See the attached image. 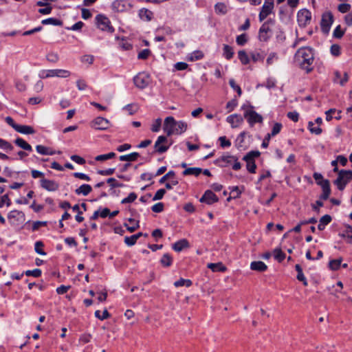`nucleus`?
<instances>
[{
	"label": "nucleus",
	"mask_w": 352,
	"mask_h": 352,
	"mask_svg": "<svg viewBox=\"0 0 352 352\" xmlns=\"http://www.w3.org/2000/svg\"><path fill=\"white\" fill-rule=\"evenodd\" d=\"M338 10L342 13H346L351 9V5L349 3H342L338 6Z\"/></svg>",
	"instance_id": "nucleus-64"
},
{
	"label": "nucleus",
	"mask_w": 352,
	"mask_h": 352,
	"mask_svg": "<svg viewBox=\"0 0 352 352\" xmlns=\"http://www.w3.org/2000/svg\"><path fill=\"white\" fill-rule=\"evenodd\" d=\"M174 285L176 287L186 286L187 287L192 285V281L189 279L179 278L178 280L174 283Z\"/></svg>",
	"instance_id": "nucleus-35"
},
{
	"label": "nucleus",
	"mask_w": 352,
	"mask_h": 352,
	"mask_svg": "<svg viewBox=\"0 0 352 352\" xmlns=\"http://www.w3.org/2000/svg\"><path fill=\"white\" fill-rule=\"evenodd\" d=\"M140 19L144 21H150L153 16V12L148 9H141L139 12Z\"/></svg>",
	"instance_id": "nucleus-22"
},
{
	"label": "nucleus",
	"mask_w": 352,
	"mask_h": 352,
	"mask_svg": "<svg viewBox=\"0 0 352 352\" xmlns=\"http://www.w3.org/2000/svg\"><path fill=\"white\" fill-rule=\"evenodd\" d=\"M95 316L100 320H103L109 318L110 317V314L107 309H104L102 312V316H100V311L97 310L95 311Z\"/></svg>",
	"instance_id": "nucleus-48"
},
{
	"label": "nucleus",
	"mask_w": 352,
	"mask_h": 352,
	"mask_svg": "<svg viewBox=\"0 0 352 352\" xmlns=\"http://www.w3.org/2000/svg\"><path fill=\"white\" fill-rule=\"evenodd\" d=\"M238 160L237 157L233 155H223L219 159H218V161L220 162H223V164H222L223 166H226L228 164H231L233 163L234 161Z\"/></svg>",
	"instance_id": "nucleus-25"
},
{
	"label": "nucleus",
	"mask_w": 352,
	"mask_h": 352,
	"mask_svg": "<svg viewBox=\"0 0 352 352\" xmlns=\"http://www.w3.org/2000/svg\"><path fill=\"white\" fill-rule=\"evenodd\" d=\"M199 201L200 202L211 205L219 201V198L212 191L208 190L204 192Z\"/></svg>",
	"instance_id": "nucleus-13"
},
{
	"label": "nucleus",
	"mask_w": 352,
	"mask_h": 352,
	"mask_svg": "<svg viewBox=\"0 0 352 352\" xmlns=\"http://www.w3.org/2000/svg\"><path fill=\"white\" fill-rule=\"evenodd\" d=\"M229 84H230V87H231L234 90H235V91L237 92V94H238V95H239V96H241V94H242L241 89V87H240L239 85H237L236 84V82H235V81H234V79H230V80H229Z\"/></svg>",
	"instance_id": "nucleus-59"
},
{
	"label": "nucleus",
	"mask_w": 352,
	"mask_h": 352,
	"mask_svg": "<svg viewBox=\"0 0 352 352\" xmlns=\"http://www.w3.org/2000/svg\"><path fill=\"white\" fill-rule=\"evenodd\" d=\"M96 23L97 27L102 31H107L108 32H114V28L111 25L109 19L104 15L98 14L96 16Z\"/></svg>",
	"instance_id": "nucleus-6"
},
{
	"label": "nucleus",
	"mask_w": 352,
	"mask_h": 352,
	"mask_svg": "<svg viewBox=\"0 0 352 352\" xmlns=\"http://www.w3.org/2000/svg\"><path fill=\"white\" fill-rule=\"evenodd\" d=\"M226 120L227 122L231 124L232 128L239 126V124H241L243 121V118L239 114L230 115L227 118Z\"/></svg>",
	"instance_id": "nucleus-18"
},
{
	"label": "nucleus",
	"mask_w": 352,
	"mask_h": 352,
	"mask_svg": "<svg viewBox=\"0 0 352 352\" xmlns=\"http://www.w3.org/2000/svg\"><path fill=\"white\" fill-rule=\"evenodd\" d=\"M342 261V258H339L337 259H332V260L329 261V269L333 271L338 270L341 266Z\"/></svg>",
	"instance_id": "nucleus-31"
},
{
	"label": "nucleus",
	"mask_w": 352,
	"mask_h": 352,
	"mask_svg": "<svg viewBox=\"0 0 352 352\" xmlns=\"http://www.w3.org/2000/svg\"><path fill=\"white\" fill-rule=\"evenodd\" d=\"M167 138L166 136H159L154 145L155 152L158 153H165L169 148V145L166 144L167 143Z\"/></svg>",
	"instance_id": "nucleus-10"
},
{
	"label": "nucleus",
	"mask_w": 352,
	"mask_h": 352,
	"mask_svg": "<svg viewBox=\"0 0 352 352\" xmlns=\"http://www.w3.org/2000/svg\"><path fill=\"white\" fill-rule=\"evenodd\" d=\"M352 179V170H341L338 172V178L334 181L340 190H343L346 184Z\"/></svg>",
	"instance_id": "nucleus-3"
},
{
	"label": "nucleus",
	"mask_w": 352,
	"mask_h": 352,
	"mask_svg": "<svg viewBox=\"0 0 352 352\" xmlns=\"http://www.w3.org/2000/svg\"><path fill=\"white\" fill-rule=\"evenodd\" d=\"M247 162V169L249 172L254 173L256 168V165L254 160H245Z\"/></svg>",
	"instance_id": "nucleus-52"
},
{
	"label": "nucleus",
	"mask_w": 352,
	"mask_h": 352,
	"mask_svg": "<svg viewBox=\"0 0 352 352\" xmlns=\"http://www.w3.org/2000/svg\"><path fill=\"white\" fill-rule=\"evenodd\" d=\"M47 60L52 63H57L59 60V56L57 53L55 52H50L46 56Z\"/></svg>",
	"instance_id": "nucleus-45"
},
{
	"label": "nucleus",
	"mask_w": 352,
	"mask_h": 352,
	"mask_svg": "<svg viewBox=\"0 0 352 352\" xmlns=\"http://www.w3.org/2000/svg\"><path fill=\"white\" fill-rule=\"evenodd\" d=\"M133 82L140 89H145L151 82V76L146 72H140L133 78Z\"/></svg>",
	"instance_id": "nucleus-5"
},
{
	"label": "nucleus",
	"mask_w": 352,
	"mask_h": 352,
	"mask_svg": "<svg viewBox=\"0 0 352 352\" xmlns=\"http://www.w3.org/2000/svg\"><path fill=\"white\" fill-rule=\"evenodd\" d=\"M111 126L110 122L102 117H97L91 123V126L96 130H106Z\"/></svg>",
	"instance_id": "nucleus-8"
},
{
	"label": "nucleus",
	"mask_w": 352,
	"mask_h": 352,
	"mask_svg": "<svg viewBox=\"0 0 352 352\" xmlns=\"http://www.w3.org/2000/svg\"><path fill=\"white\" fill-rule=\"evenodd\" d=\"M189 248V243H173L172 248L177 252H179L182 250L188 248Z\"/></svg>",
	"instance_id": "nucleus-46"
},
{
	"label": "nucleus",
	"mask_w": 352,
	"mask_h": 352,
	"mask_svg": "<svg viewBox=\"0 0 352 352\" xmlns=\"http://www.w3.org/2000/svg\"><path fill=\"white\" fill-rule=\"evenodd\" d=\"M274 2L265 1L262 6L259 13L258 18L260 21H263L267 16L272 12L274 9Z\"/></svg>",
	"instance_id": "nucleus-12"
},
{
	"label": "nucleus",
	"mask_w": 352,
	"mask_h": 352,
	"mask_svg": "<svg viewBox=\"0 0 352 352\" xmlns=\"http://www.w3.org/2000/svg\"><path fill=\"white\" fill-rule=\"evenodd\" d=\"M201 172H202V169L201 168H196V167L188 168H186L183 171V175H192L198 176Z\"/></svg>",
	"instance_id": "nucleus-32"
},
{
	"label": "nucleus",
	"mask_w": 352,
	"mask_h": 352,
	"mask_svg": "<svg viewBox=\"0 0 352 352\" xmlns=\"http://www.w3.org/2000/svg\"><path fill=\"white\" fill-rule=\"evenodd\" d=\"M223 55L227 60H230L234 55L232 47L228 45L224 44Z\"/></svg>",
	"instance_id": "nucleus-33"
},
{
	"label": "nucleus",
	"mask_w": 352,
	"mask_h": 352,
	"mask_svg": "<svg viewBox=\"0 0 352 352\" xmlns=\"http://www.w3.org/2000/svg\"><path fill=\"white\" fill-rule=\"evenodd\" d=\"M252 109V107H250V109L245 110L244 118L247 120L250 125L253 126L255 123H261L263 122V117Z\"/></svg>",
	"instance_id": "nucleus-7"
},
{
	"label": "nucleus",
	"mask_w": 352,
	"mask_h": 352,
	"mask_svg": "<svg viewBox=\"0 0 352 352\" xmlns=\"http://www.w3.org/2000/svg\"><path fill=\"white\" fill-rule=\"evenodd\" d=\"M71 73L68 70L56 69H47L43 70L41 72L39 76L41 78H47L51 77L58 78H67L70 76Z\"/></svg>",
	"instance_id": "nucleus-4"
},
{
	"label": "nucleus",
	"mask_w": 352,
	"mask_h": 352,
	"mask_svg": "<svg viewBox=\"0 0 352 352\" xmlns=\"http://www.w3.org/2000/svg\"><path fill=\"white\" fill-rule=\"evenodd\" d=\"M140 154L137 152H133L130 154L120 155L119 157V160L120 161H126V162H135L137 160Z\"/></svg>",
	"instance_id": "nucleus-24"
},
{
	"label": "nucleus",
	"mask_w": 352,
	"mask_h": 352,
	"mask_svg": "<svg viewBox=\"0 0 352 352\" xmlns=\"http://www.w3.org/2000/svg\"><path fill=\"white\" fill-rule=\"evenodd\" d=\"M188 128V124L184 121L177 122L172 116H168L165 118L163 125L164 131L166 133L167 136H170L173 134L180 135L184 133Z\"/></svg>",
	"instance_id": "nucleus-2"
},
{
	"label": "nucleus",
	"mask_w": 352,
	"mask_h": 352,
	"mask_svg": "<svg viewBox=\"0 0 352 352\" xmlns=\"http://www.w3.org/2000/svg\"><path fill=\"white\" fill-rule=\"evenodd\" d=\"M41 270L40 269H34L33 270H27L24 272V274L27 276H34V277H36V278H38L39 276H41Z\"/></svg>",
	"instance_id": "nucleus-47"
},
{
	"label": "nucleus",
	"mask_w": 352,
	"mask_h": 352,
	"mask_svg": "<svg viewBox=\"0 0 352 352\" xmlns=\"http://www.w3.org/2000/svg\"><path fill=\"white\" fill-rule=\"evenodd\" d=\"M14 143L19 146L20 148L25 150L31 151L32 150V148L30 144H29L28 142H26L23 139L21 138H18L14 140Z\"/></svg>",
	"instance_id": "nucleus-28"
},
{
	"label": "nucleus",
	"mask_w": 352,
	"mask_h": 352,
	"mask_svg": "<svg viewBox=\"0 0 352 352\" xmlns=\"http://www.w3.org/2000/svg\"><path fill=\"white\" fill-rule=\"evenodd\" d=\"M318 184L320 185L322 188V194L320 195V198L323 200H327L331 193V188L329 182L327 179L324 181H322L321 182H318Z\"/></svg>",
	"instance_id": "nucleus-15"
},
{
	"label": "nucleus",
	"mask_w": 352,
	"mask_h": 352,
	"mask_svg": "<svg viewBox=\"0 0 352 352\" xmlns=\"http://www.w3.org/2000/svg\"><path fill=\"white\" fill-rule=\"evenodd\" d=\"M308 129L311 133H314L316 135H320L322 131L320 126H314L312 122H309Z\"/></svg>",
	"instance_id": "nucleus-43"
},
{
	"label": "nucleus",
	"mask_w": 352,
	"mask_h": 352,
	"mask_svg": "<svg viewBox=\"0 0 352 352\" xmlns=\"http://www.w3.org/2000/svg\"><path fill=\"white\" fill-rule=\"evenodd\" d=\"M161 125L162 120L160 118L156 119L155 122L152 124L151 131L153 132H158L160 129Z\"/></svg>",
	"instance_id": "nucleus-57"
},
{
	"label": "nucleus",
	"mask_w": 352,
	"mask_h": 352,
	"mask_svg": "<svg viewBox=\"0 0 352 352\" xmlns=\"http://www.w3.org/2000/svg\"><path fill=\"white\" fill-rule=\"evenodd\" d=\"M165 193H166V190L164 189L161 188V189L158 190L155 192V194L153 198V200L156 201V200H160V199H162L164 195H165Z\"/></svg>",
	"instance_id": "nucleus-63"
},
{
	"label": "nucleus",
	"mask_w": 352,
	"mask_h": 352,
	"mask_svg": "<svg viewBox=\"0 0 352 352\" xmlns=\"http://www.w3.org/2000/svg\"><path fill=\"white\" fill-rule=\"evenodd\" d=\"M260 155V152L259 151H250L248 153H247L243 158V160H254V159L255 157H257Z\"/></svg>",
	"instance_id": "nucleus-50"
},
{
	"label": "nucleus",
	"mask_w": 352,
	"mask_h": 352,
	"mask_svg": "<svg viewBox=\"0 0 352 352\" xmlns=\"http://www.w3.org/2000/svg\"><path fill=\"white\" fill-rule=\"evenodd\" d=\"M331 221V217L329 214H325L322 216L320 221L319 224L318 225V228L320 230H324L325 226L329 224Z\"/></svg>",
	"instance_id": "nucleus-29"
},
{
	"label": "nucleus",
	"mask_w": 352,
	"mask_h": 352,
	"mask_svg": "<svg viewBox=\"0 0 352 352\" xmlns=\"http://www.w3.org/2000/svg\"><path fill=\"white\" fill-rule=\"evenodd\" d=\"M151 54V51L148 49H144L139 52L138 58L139 59H146Z\"/></svg>",
	"instance_id": "nucleus-62"
},
{
	"label": "nucleus",
	"mask_w": 352,
	"mask_h": 352,
	"mask_svg": "<svg viewBox=\"0 0 352 352\" xmlns=\"http://www.w3.org/2000/svg\"><path fill=\"white\" fill-rule=\"evenodd\" d=\"M272 255L274 256V258L278 261L279 263L283 261L285 258V253L283 252L281 249L280 248H276L274 250Z\"/></svg>",
	"instance_id": "nucleus-34"
},
{
	"label": "nucleus",
	"mask_w": 352,
	"mask_h": 352,
	"mask_svg": "<svg viewBox=\"0 0 352 352\" xmlns=\"http://www.w3.org/2000/svg\"><path fill=\"white\" fill-rule=\"evenodd\" d=\"M137 199V195L135 192H131L127 197L123 199L122 204L132 203Z\"/></svg>",
	"instance_id": "nucleus-53"
},
{
	"label": "nucleus",
	"mask_w": 352,
	"mask_h": 352,
	"mask_svg": "<svg viewBox=\"0 0 352 352\" xmlns=\"http://www.w3.org/2000/svg\"><path fill=\"white\" fill-rule=\"evenodd\" d=\"M115 157H116V153H113V152H111V153H107V154H102V155H97L95 157V160L96 161H98V162H102V161H105V160H107L112 159V158H113Z\"/></svg>",
	"instance_id": "nucleus-37"
},
{
	"label": "nucleus",
	"mask_w": 352,
	"mask_h": 352,
	"mask_svg": "<svg viewBox=\"0 0 352 352\" xmlns=\"http://www.w3.org/2000/svg\"><path fill=\"white\" fill-rule=\"evenodd\" d=\"M0 148L5 151H12L13 149V146L8 142L3 139H0Z\"/></svg>",
	"instance_id": "nucleus-49"
},
{
	"label": "nucleus",
	"mask_w": 352,
	"mask_h": 352,
	"mask_svg": "<svg viewBox=\"0 0 352 352\" xmlns=\"http://www.w3.org/2000/svg\"><path fill=\"white\" fill-rule=\"evenodd\" d=\"M42 24L43 25H61L62 21L59 19L54 18H49L42 21Z\"/></svg>",
	"instance_id": "nucleus-40"
},
{
	"label": "nucleus",
	"mask_w": 352,
	"mask_h": 352,
	"mask_svg": "<svg viewBox=\"0 0 352 352\" xmlns=\"http://www.w3.org/2000/svg\"><path fill=\"white\" fill-rule=\"evenodd\" d=\"M92 191V188L89 184H82L75 190V193L78 195H82L87 196Z\"/></svg>",
	"instance_id": "nucleus-20"
},
{
	"label": "nucleus",
	"mask_w": 352,
	"mask_h": 352,
	"mask_svg": "<svg viewBox=\"0 0 352 352\" xmlns=\"http://www.w3.org/2000/svg\"><path fill=\"white\" fill-rule=\"evenodd\" d=\"M24 214L19 210L11 211L8 214V219L12 222L14 223V219L17 221L21 220L23 218Z\"/></svg>",
	"instance_id": "nucleus-27"
},
{
	"label": "nucleus",
	"mask_w": 352,
	"mask_h": 352,
	"mask_svg": "<svg viewBox=\"0 0 352 352\" xmlns=\"http://www.w3.org/2000/svg\"><path fill=\"white\" fill-rule=\"evenodd\" d=\"M314 60V54L313 49L310 47H300L297 50L294 55L296 63L302 69L306 70L307 73L312 71L311 65Z\"/></svg>",
	"instance_id": "nucleus-1"
},
{
	"label": "nucleus",
	"mask_w": 352,
	"mask_h": 352,
	"mask_svg": "<svg viewBox=\"0 0 352 352\" xmlns=\"http://www.w3.org/2000/svg\"><path fill=\"white\" fill-rule=\"evenodd\" d=\"M172 257L168 254H164L160 260L161 264L164 267L170 266L172 264Z\"/></svg>",
	"instance_id": "nucleus-39"
},
{
	"label": "nucleus",
	"mask_w": 352,
	"mask_h": 352,
	"mask_svg": "<svg viewBox=\"0 0 352 352\" xmlns=\"http://www.w3.org/2000/svg\"><path fill=\"white\" fill-rule=\"evenodd\" d=\"M344 32L341 30L340 25H338L333 31V35L335 38H340L343 36Z\"/></svg>",
	"instance_id": "nucleus-61"
},
{
	"label": "nucleus",
	"mask_w": 352,
	"mask_h": 352,
	"mask_svg": "<svg viewBox=\"0 0 352 352\" xmlns=\"http://www.w3.org/2000/svg\"><path fill=\"white\" fill-rule=\"evenodd\" d=\"M204 57V53L200 50H195L193 52L189 54L187 56V60L188 61H196L202 59Z\"/></svg>",
	"instance_id": "nucleus-23"
},
{
	"label": "nucleus",
	"mask_w": 352,
	"mask_h": 352,
	"mask_svg": "<svg viewBox=\"0 0 352 352\" xmlns=\"http://www.w3.org/2000/svg\"><path fill=\"white\" fill-rule=\"evenodd\" d=\"M36 150L38 153H40L41 155H48L49 147H47V146H45L43 145H37L36 146Z\"/></svg>",
	"instance_id": "nucleus-60"
},
{
	"label": "nucleus",
	"mask_w": 352,
	"mask_h": 352,
	"mask_svg": "<svg viewBox=\"0 0 352 352\" xmlns=\"http://www.w3.org/2000/svg\"><path fill=\"white\" fill-rule=\"evenodd\" d=\"M268 23L269 21L264 23L259 30L258 38L259 40L261 41H267L269 38V36L267 34L270 31V29Z\"/></svg>",
	"instance_id": "nucleus-17"
},
{
	"label": "nucleus",
	"mask_w": 352,
	"mask_h": 352,
	"mask_svg": "<svg viewBox=\"0 0 352 352\" xmlns=\"http://www.w3.org/2000/svg\"><path fill=\"white\" fill-rule=\"evenodd\" d=\"M230 194L232 195V197L228 198V201H229L232 198L236 199L240 197L241 194V191L239 190L238 186H233L231 188Z\"/></svg>",
	"instance_id": "nucleus-44"
},
{
	"label": "nucleus",
	"mask_w": 352,
	"mask_h": 352,
	"mask_svg": "<svg viewBox=\"0 0 352 352\" xmlns=\"http://www.w3.org/2000/svg\"><path fill=\"white\" fill-rule=\"evenodd\" d=\"M282 129V124L280 123L276 122L274 124L273 128L272 129L271 135L272 136H275L278 134Z\"/></svg>",
	"instance_id": "nucleus-56"
},
{
	"label": "nucleus",
	"mask_w": 352,
	"mask_h": 352,
	"mask_svg": "<svg viewBox=\"0 0 352 352\" xmlns=\"http://www.w3.org/2000/svg\"><path fill=\"white\" fill-rule=\"evenodd\" d=\"M208 268L210 269L212 272H225L226 267L223 265L222 263L219 262L217 263H208L207 265Z\"/></svg>",
	"instance_id": "nucleus-26"
},
{
	"label": "nucleus",
	"mask_w": 352,
	"mask_h": 352,
	"mask_svg": "<svg viewBox=\"0 0 352 352\" xmlns=\"http://www.w3.org/2000/svg\"><path fill=\"white\" fill-rule=\"evenodd\" d=\"M349 80V75L346 72H344L343 76L340 72L336 71L334 72V78L333 81L334 83L339 84L341 86H344Z\"/></svg>",
	"instance_id": "nucleus-16"
},
{
	"label": "nucleus",
	"mask_w": 352,
	"mask_h": 352,
	"mask_svg": "<svg viewBox=\"0 0 352 352\" xmlns=\"http://www.w3.org/2000/svg\"><path fill=\"white\" fill-rule=\"evenodd\" d=\"M15 131L22 134H34L35 132L32 126L20 124L16 126Z\"/></svg>",
	"instance_id": "nucleus-21"
},
{
	"label": "nucleus",
	"mask_w": 352,
	"mask_h": 352,
	"mask_svg": "<svg viewBox=\"0 0 352 352\" xmlns=\"http://www.w3.org/2000/svg\"><path fill=\"white\" fill-rule=\"evenodd\" d=\"M278 60V55L276 52H271L270 53L267 60L266 63L267 65H271L274 64L276 61Z\"/></svg>",
	"instance_id": "nucleus-41"
},
{
	"label": "nucleus",
	"mask_w": 352,
	"mask_h": 352,
	"mask_svg": "<svg viewBox=\"0 0 352 352\" xmlns=\"http://www.w3.org/2000/svg\"><path fill=\"white\" fill-rule=\"evenodd\" d=\"M238 57L243 65H247L250 62L248 55L244 50H240L238 52Z\"/></svg>",
	"instance_id": "nucleus-36"
},
{
	"label": "nucleus",
	"mask_w": 352,
	"mask_h": 352,
	"mask_svg": "<svg viewBox=\"0 0 352 352\" xmlns=\"http://www.w3.org/2000/svg\"><path fill=\"white\" fill-rule=\"evenodd\" d=\"M295 269L298 272V274L296 276L297 279L299 281L302 282L305 286H307L308 283H307L305 276L303 274L302 270V267H300V265L299 264H296L295 265Z\"/></svg>",
	"instance_id": "nucleus-30"
},
{
	"label": "nucleus",
	"mask_w": 352,
	"mask_h": 352,
	"mask_svg": "<svg viewBox=\"0 0 352 352\" xmlns=\"http://www.w3.org/2000/svg\"><path fill=\"white\" fill-rule=\"evenodd\" d=\"M138 109V105L135 104H129L123 108V109L126 110L129 115H133L137 112Z\"/></svg>",
	"instance_id": "nucleus-42"
},
{
	"label": "nucleus",
	"mask_w": 352,
	"mask_h": 352,
	"mask_svg": "<svg viewBox=\"0 0 352 352\" xmlns=\"http://www.w3.org/2000/svg\"><path fill=\"white\" fill-rule=\"evenodd\" d=\"M107 182L111 188L122 187L124 186L123 184L118 182L116 179L113 177L107 179Z\"/></svg>",
	"instance_id": "nucleus-54"
},
{
	"label": "nucleus",
	"mask_w": 352,
	"mask_h": 352,
	"mask_svg": "<svg viewBox=\"0 0 352 352\" xmlns=\"http://www.w3.org/2000/svg\"><path fill=\"white\" fill-rule=\"evenodd\" d=\"M247 41L248 38L245 34H242L241 35L237 36L236 39V43L240 46L244 45L247 43Z\"/></svg>",
	"instance_id": "nucleus-51"
},
{
	"label": "nucleus",
	"mask_w": 352,
	"mask_h": 352,
	"mask_svg": "<svg viewBox=\"0 0 352 352\" xmlns=\"http://www.w3.org/2000/svg\"><path fill=\"white\" fill-rule=\"evenodd\" d=\"M175 175V173L174 171L173 170H170L168 171L166 175H164L160 179V184H163L164 183L167 179H171V178H174Z\"/></svg>",
	"instance_id": "nucleus-55"
},
{
	"label": "nucleus",
	"mask_w": 352,
	"mask_h": 352,
	"mask_svg": "<svg viewBox=\"0 0 352 352\" xmlns=\"http://www.w3.org/2000/svg\"><path fill=\"white\" fill-rule=\"evenodd\" d=\"M215 12L218 14H225L228 12V8L223 3H217L214 6Z\"/></svg>",
	"instance_id": "nucleus-38"
},
{
	"label": "nucleus",
	"mask_w": 352,
	"mask_h": 352,
	"mask_svg": "<svg viewBox=\"0 0 352 352\" xmlns=\"http://www.w3.org/2000/svg\"><path fill=\"white\" fill-rule=\"evenodd\" d=\"M250 269L260 272H265L267 266L263 261H253L250 264Z\"/></svg>",
	"instance_id": "nucleus-19"
},
{
	"label": "nucleus",
	"mask_w": 352,
	"mask_h": 352,
	"mask_svg": "<svg viewBox=\"0 0 352 352\" xmlns=\"http://www.w3.org/2000/svg\"><path fill=\"white\" fill-rule=\"evenodd\" d=\"M40 182L41 186L47 191H56L59 188V184L54 180L43 178L41 179Z\"/></svg>",
	"instance_id": "nucleus-14"
},
{
	"label": "nucleus",
	"mask_w": 352,
	"mask_h": 352,
	"mask_svg": "<svg viewBox=\"0 0 352 352\" xmlns=\"http://www.w3.org/2000/svg\"><path fill=\"white\" fill-rule=\"evenodd\" d=\"M4 204H6L8 206L11 204V201L8 198V195L0 196V208L3 207Z\"/></svg>",
	"instance_id": "nucleus-58"
},
{
	"label": "nucleus",
	"mask_w": 352,
	"mask_h": 352,
	"mask_svg": "<svg viewBox=\"0 0 352 352\" xmlns=\"http://www.w3.org/2000/svg\"><path fill=\"white\" fill-rule=\"evenodd\" d=\"M333 21V17L331 13L328 12L324 14L322 16V20L320 23L321 29L322 32H324V33H328Z\"/></svg>",
	"instance_id": "nucleus-11"
},
{
	"label": "nucleus",
	"mask_w": 352,
	"mask_h": 352,
	"mask_svg": "<svg viewBox=\"0 0 352 352\" xmlns=\"http://www.w3.org/2000/svg\"><path fill=\"white\" fill-rule=\"evenodd\" d=\"M311 14L307 9H302L298 11L297 14V20L300 26H305L310 23Z\"/></svg>",
	"instance_id": "nucleus-9"
}]
</instances>
